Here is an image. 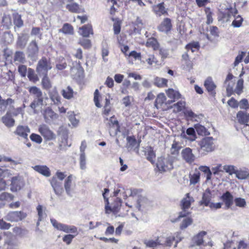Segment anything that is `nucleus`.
<instances>
[{"mask_svg": "<svg viewBox=\"0 0 249 249\" xmlns=\"http://www.w3.org/2000/svg\"><path fill=\"white\" fill-rule=\"evenodd\" d=\"M38 132L46 140H53L55 139V134L45 124L39 126Z\"/></svg>", "mask_w": 249, "mask_h": 249, "instance_id": "6e6552de", "label": "nucleus"}, {"mask_svg": "<svg viewBox=\"0 0 249 249\" xmlns=\"http://www.w3.org/2000/svg\"><path fill=\"white\" fill-rule=\"evenodd\" d=\"M127 140V145L128 148H132L133 147L136 146L138 147L139 144L137 143L136 139L133 137H128L126 138Z\"/></svg>", "mask_w": 249, "mask_h": 249, "instance_id": "603ef678", "label": "nucleus"}, {"mask_svg": "<svg viewBox=\"0 0 249 249\" xmlns=\"http://www.w3.org/2000/svg\"><path fill=\"white\" fill-rule=\"evenodd\" d=\"M225 84L227 86L226 90L227 92V95L228 96H230L232 94L233 91V87L234 85V83L233 82H229L228 83H225Z\"/></svg>", "mask_w": 249, "mask_h": 249, "instance_id": "774afa93", "label": "nucleus"}, {"mask_svg": "<svg viewBox=\"0 0 249 249\" xmlns=\"http://www.w3.org/2000/svg\"><path fill=\"white\" fill-rule=\"evenodd\" d=\"M14 24L18 27H20L23 25V21L21 20V17L18 14L13 15Z\"/></svg>", "mask_w": 249, "mask_h": 249, "instance_id": "6e6d98bb", "label": "nucleus"}, {"mask_svg": "<svg viewBox=\"0 0 249 249\" xmlns=\"http://www.w3.org/2000/svg\"><path fill=\"white\" fill-rule=\"evenodd\" d=\"M176 234H177V236H176L177 239H176L175 236L174 235L169 236L168 237H167L166 238V240H165V243H164V245L166 246L170 247L172 245L173 242L176 240V243L175 245V247H177V243L181 240V238H178V235H179L178 233H177Z\"/></svg>", "mask_w": 249, "mask_h": 249, "instance_id": "f704fd0d", "label": "nucleus"}, {"mask_svg": "<svg viewBox=\"0 0 249 249\" xmlns=\"http://www.w3.org/2000/svg\"><path fill=\"white\" fill-rule=\"evenodd\" d=\"M235 176L239 179H245L249 177V170L247 168L236 169Z\"/></svg>", "mask_w": 249, "mask_h": 249, "instance_id": "a878e982", "label": "nucleus"}, {"mask_svg": "<svg viewBox=\"0 0 249 249\" xmlns=\"http://www.w3.org/2000/svg\"><path fill=\"white\" fill-rule=\"evenodd\" d=\"M166 94L168 97L171 99L172 103L176 100L180 99L181 95L178 90L173 89H168L165 90Z\"/></svg>", "mask_w": 249, "mask_h": 249, "instance_id": "dca6fc26", "label": "nucleus"}, {"mask_svg": "<svg viewBox=\"0 0 249 249\" xmlns=\"http://www.w3.org/2000/svg\"><path fill=\"white\" fill-rule=\"evenodd\" d=\"M93 101L96 107H104L103 114L108 115L111 110L110 99L108 96L101 95L98 89H96L94 93Z\"/></svg>", "mask_w": 249, "mask_h": 249, "instance_id": "f03ea898", "label": "nucleus"}, {"mask_svg": "<svg viewBox=\"0 0 249 249\" xmlns=\"http://www.w3.org/2000/svg\"><path fill=\"white\" fill-rule=\"evenodd\" d=\"M153 10L154 13L158 16L168 14L167 9L164 6L163 2L154 5L153 6Z\"/></svg>", "mask_w": 249, "mask_h": 249, "instance_id": "f3484780", "label": "nucleus"}, {"mask_svg": "<svg viewBox=\"0 0 249 249\" xmlns=\"http://www.w3.org/2000/svg\"><path fill=\"white\" fill-rule=\"evenodd\" d=\"M193 223V219L191 218L188 217L183 220L182 222L180 225V228L181 230H184L187 227L191 225Z\"/></svg>", "mask_w": 249, "mask_h": 249, "instance_id": "5fc2aeb1", "label": "nucleus"}, {"mask_svg": "<svg viewBox=\"0 0 249 249\" xmlns=\"http://www.w3.org/2000/svg\"><path fill=\"white\" fill-rule=\"evenodd\" d=\"M236 118L240 124L247 125L249 121V114L242 111H239L237 113Z\"/></svg>", "mask_w": 249, "mask_h": 249, "instance_id": "6ab92c4d", "label": "nucleus"}, {"mask_svg": "<svg viewBox=\"0 0 249 249\" xmlns=\"http://www.w3.org/2000/svg\"><path fill=\"white\" fill-rule=\"evenodd\" d=\"M181 155L183 158L188 162H192L194 160V156L192 153V149L190 148L183 149Z\"/></svg>", "mask_w": 249, "mask_h": 249, "instance_id": "5701e85b", "label": "nucleus"}, {"mask_svg": "<svg viewBox=\"0 0 249 249\" xmlns=\"http://www.w3.org/2000/svg\"><path fill=\"white\" fill-rule=\"evenodd\" d=\"M51 184L56 194L60 195L62 193L63 189L62 181L58 180L56 177H53Z\"/></svg>", "mask_w": 249, "mask_h": 249, "instance_id": "f8f14e48", "label": "nucleus"}, {"mask_svg": "<svg viewBox=\"0 0 249 249\" xmlns=\"http://www.w3.org/2000/svg\"><path fill=\"white\" fill-rule=\"evenodd\" d=\"M243 18L240 16H237L232 21V25L234 27H239L241 26Z\"/></svg>", "mask_w": 249, "mask_h": 249, "instance_id": "338daca9", "label": "nucleus"}, {"mask_svg": "<svg viewBox=\"0 0 249 249\" xmlns=\"http://www.w3.org/2000/svg\"><path fill=\"white\" fill-rule=\"evenodd\" d=\"M144 58L145 59V61L149 66H156L158 63V60L152 54H149L144 55Z\"/></svg>", "mask_w": 249, "mask_h": 249, "instance_id": "7c9ffc66", "label": "nucleus"}, {"mask_svg": "<svg viewBox=\"0 0 249 249\" xmlns=\"http://www.w3.org/2000/svg\"><path fill=\"white\" fill-rule=\"evenodd\" d=\"M206 232L202 231L195 236L193 241L196 245H200L203 243V237L206 235Z\"/></svg>", "mask_w": 249, "mask_h": 249, "instance_id": "473e14b6", "label": "nucleus"}, {"mask_svg": "<svg viewBox=\"0 0 249 249\" xmlns=\"http://www.w3.org/2000/svg\"><path fill=\"white\" fill-rule=\"evenodd\" d=\"M63 97L67 99H71L73 96V89L69 86L63 89L62 91Z\"/></svg>", "mask_w": 249, "mask_h": 249, "instance_id": "4c0bfd02", "label": "nucleus"}, {"mask_svg": "<svg viewBox=\"0 0 249 249\" xmlns=\"http://www.w3.org/2000/svg\"><path fill=\"white\" fill-rule=\"evenodd\" d=\"M67 8L72 12L78 13L80 11V7L78 4L73 3L67 5Z\"/></svg>", "mask_w": 249, "mask_h": 249, "instance_id": "13d9d810", "label": "nucleus"}, {"mask_svg": "<svg viewBox=\"0 0 249 249\" xmlns=\"http://www.w3.org/2000/svg\"><path fill=\"white\" fill-rule=\"evenodd\" d=\"M186 48L187 50H191L194 53L199 50V45L198 42H193L186 45Z\"/></svg>", "mask_w": 249, "mask_h": 249, "instance_id": "49530a36", "label": "nucleus"}, {"mask_svg": "<svg viewBox=\"0 0 249 249\" xmlns=\"http://www.w3.org/2000/svg\"><path fill=\"white\" fill-rule=\"evenodd\" d=\"M106 120L107 122V124L108 127L115 126L116 129H117L118 126H119L118 122L114 116L111 117L109 119L107 118Z\"/></svg>", "mask_w": 249, "mask_h": 249, "instance_id": "a18cd8bd", "label": "nucleus"}, {"mask_svg": "<svg viewBox=\"0 0 249 249\" xmlns=\"http://www.w3.org/2000/svg\"><path fill=\"white\" fill-rule=\"evenodd\" d=\"M27 76L31 81L36 82L38 80L37 76L35 73L33 69L29 68L27 71Z\"/></svg>", "mask_w": 249, "mask_h": 249, "instance_id": "8fccbe9b", "label": "nucleus"}, {"mask_svg": "<svg viewBox=\"0 0 249 249\" xmlns=\"http://www.w3.org/2000/svg\"><path fill=\"white\" fill-rule=\"evenodd\" d=\"M27 216L26 213L16 211L10 212L6 215V220L11 222H17L24 219Z\"/></svg>", "mask_w": 249, "mask_h": 249, "instance_id": "9b49d317", "label": "nucleus"}, {"mask_svg": "<svg viewBox=\"0 0 249 249\" xmlns=\"http://www.w3.org/2000/svg\"><path fill=\"white\" fill-rule=\"evenodd\" d=\"M51 222L53 227L58 230L63 231L66 233H71L72 234L65 235L63 238V241L67 244L69 245L73 238L78 234L77 228L74 226H69L58 222L56 220L51 219Z\"/></svg>", "mask_w": 249, "mask_h": 249, "instance_id": "f257e3e1", "label": "nucleus"}, {"mask_svg": "<svg viewBox=\"0 0 249 249\" xmlns=\"http://www.w3.org/2000/svg\"><path fill=\"white\" fill-rule=\"evenodd\" d=\"M30 138L32 141L38 144L41 143L42 142V139L41 137L36 134H32L30 136Z\"/></svg>", "mask_w": 249, "mask_h": 249, "instance_id": "0e129e2a", "label": "nucleus"}, {"mask_svg": "<svg viewBox=\"0 0 249 249\" xmlns=\"http://www.w3.org/2000/svg\"><path fill=\"white\" fill-rule=\"evenodd\" d=\"M237 13V10L235 7L227 8L224 12V18H226V21H229L231 16L235 17Z\"/></svg>", "mask_w": 249, "mask_h": 249, "instance_id": "c85d7f7f", "label": "nucleus"}, {"mask_svg": "<svg viewBox=\"0 0 249 249\" xmlns=\"http://www.w3.org/2000/svg\"><path fill=\"white\" fill-rule=\"evenodd\" d=\"M14 196L9 193L3 192L0 194V201L1 203L0 207L5 204L6 201H9L13 200Z\"/></svg>", "mask_w": 249, "mask_h": 249, "instance_id": "cd10ccee", "label": "nucleus"}, {"mask_svg": "<svg viewBox=\"0 0 249 249\" xmlns=\"http://www.w3.org/2000/svg\"><path fill=\"white\" fill-rule=\"evenodd\" d=\"M30 132V129L28 126L18 125L17 127L15 133L23 139H27L28 135Z\"/></svg>", "mask_w": 249, "mask_h": 249, "instance_id": "4468645a", "label": "nucleus"}, {"mask_svg": "<svg viewBox=\"0 0 249 249\" xmlns=\"http://www.w3.org/2000/svg\"><path fill=\"white\" fill-rule=\"evenodd\" d=\"M52 68L50 62L46 58H43L40 60L36 67V71L39 74H46L47 71Z\"/></svg>", "mask_w": 249, "mask_h": 249, "instance_id": "1a4fd4ad", "label": "nucleus"}, {"mask_svg": "<svg viewBox=\"0 0 249 249\" xmlns=\"http://www.w3.org/2000/svg\"><path fill=\"white\" fill-rule=\"evenodd\" d=\"M221 199L224 202L227 209L230 208L233 204V197L229 192H226L224 193L222 196Z\"/></svg>", "mask_w": 249, "mask_h": 249, "instance_id": "aec40b11", "label": "nucleus"}, {"mask_svg": "<svg viewBox=\"0 0 249 249\" xmlns=\"http://www.w3.org/2000/svg\"><path fill=\"white\" fill-rule=\"evenodd\" d=\"M68 117L72 127H76L78 125L79 120L76 118L75 114L73 111L68 112Z\"/></svg>", "mask_w": 249, "mask_h": 249, "instance_id": "c756f323", "label": "nucleus"}, {"mask_svg": "<svg viewBox=\"0 0 249 249\" xmlns=\"http://www.w3.org/2000/svg\"><path fill=\"white\" fill-rule=\"evenodd\" d=\"M209 190H207L204 193L203 196L202 200L201 201L202 204H203L206 206H208L210 204L211 200V195Z\"/></svg>", "mask_w": 249, "mask_h": 249, "instance_id": "79ce46f5", "label": "nucleus"}, {"mask_svg": "<svg viewBox=\"0 0 249 249\" xmlns=\"http://www.w3.org/2000/svg\"><path fill=\"white\" fill-rule=\"evenodd\" d=\"M65 34L72 35L73 34V28L70 24H65L62 29L59 31Z\"/></svg>", "mask_w": 249, "mask_h": 249, "instance_id": "37998d69", "label": "nucleus"}, {"mask_svg": "<svg viewBox=\"0 0 249 249\" xmlns=\"http://www.w3.org/2000/svg\"><path fill=\"white\" fill-rule=\"evenodd\" d=\"M201 150L205 152H210L215 149V140L212 137H206L198 142Z\"/></svg>", "mask_w": 249, "mask_h": 249, "instance_id": "20e7f679", "label": "nucleus"}, {"mask_svg": "<svg viewBox=\"0 0 249 249\" xmlns=\"http://www.w3.org/2000/svg\"><path fill=\"white\" fill-rule=\"evenodd\" d=\"M223 170L228 173L230 175H232L233 174L235 175L236 169L234 165H225L223 166Z\"/></svg>", "mask_w": 249, "mask_h": 249, "instance_id": "09e8293b", "label": "nucleus"}, {"mask_svg": "<svg viewBox=\"0 0 249 249\" xmlns=\"http://www.w3.org/2000/svg\"><path fill=\"white\" fill-rule=\"evenodd\" d=\"M25 186L23 178L19 176H15L11 178L10 184V191L13 193L17 192L22 190Z\"/></svg>", "mask_w": 249, "mask_h": 249, "instance_id": "423d86ee", "label": "nucleus"}, {"mask_svg": "<svg viewBox=\"0 0 249 249\" xmlns=\"http://www.w3.org/2000/svg\"><path fill=\"white\" fill-rule=\"evenodd\" d=\"M234 203L237 207L245 208L247 205L245 199L241 197H236L234 200Z\"/></svg>", "mask_w": 249, "mask_h": 249, "instance_id": "3c124183", "label": "nucleus"}, {"mask_svg": "<svg viewBox=\"0 0 249 249\" xmlns=\"http://www.w3.org/2000/svg\"><path fill=\"white\" fill-rule=\"evenodd\" d=\"M109 193V190L107 188L104 189V193H103V196L106 202V205L105 206L106 212L107 213H110L111 212H116L118 211L119 207L121 205L122 200L121 198H117V205L116 206H114L113 208H111L108 206L109 202L108 198L107 197V195Z\"/></svg>", "mask_w": 249, "mask_h": 249, "instance_id": "9d476101", "label": "nucleus"}, {"mask_svg": "<svg viewBox=\"0 0 249 249\" xmlns=\"http://www.w3.org/2000/svg\"><path fill=\"white\" fill-rule=\"evenodd\" d=\"M160 241H159V239H157L156 241H154L153 240H149L145 241V244L148 247L152 248L156 247L157 245L160 244Z\"/></svg>", "mask_w": 249, "mask_h": 249, "instance_id": "69168bd1", "label": "nucleus"}, {"mask_svg": "<svg viewBox=\"0 0 249 249\" xmlns=\"http://www.w3.org/2000/svg\"><path fill=\"white\" fill-rule=\"evenodd\" d=\"M44 117L47 123L56 119L57 115L50 108H47L44 112Z\"/></svg>", "mask_w": 249, "mask_h": 249, "instance_id": "4be33fe9", "label": "nucleus"}, {"mask_svg": "<svg viewBox=\"0 0 249 249\" xmlns=\"http://www.w3.org/2000/svg\"><path fill=\"white\" fill-rule=\"evenodd\" d=\"M13 103L14 101L12 99L8 98L4 100L2 99L0 96V115H1L7 108L8 109L11 108Z\"/></svg>", "mask_w": 249, "mask_h": 249, "instance_id": "2eb2a0df", "label": "nucleus"}, {"mask_svg": "<svg viewBox=\"0 0 249 249\" xmlns=\"http://www.w3.org/2000/svg\"><path fill=\"white\" fill-rule=\"evenodd\" d=\"M193 201V198L190 196L189 194H187L186 197L184 198L181 201L183 209L185 210L189 208Z\"/></svg>", "mask_w": 249, "mask_h": 249, "instance_id": "72a5a7b5", "label": "nucleus"}, {"mask_svg": "<svg viewBox=\"0 0 249 249\" xmlns=\"http://www.w3.org/2000/svg\"><path fill=\"white\" fill-rule=\"evenodd\" d=\"M172 101L167 100V98L163 93H160L157 95L155 106L157 108L166 110L170 107Z\"/></svg>", "mask_w": 249, "mask_h": 249, "instance_id": "0eeeda50", "label": "nucleus"}, {"mask_svg": "<svg viewBox=\"0 0 249 249\" xmlns=\"http://www.w3.org/2000/svg\"><path fill=\"white\" fill-rule=\"evenodd\" d=\"M146 46L147 47L152 48L154 50H156L159 48V44L157 40L154 38H149L146 43Z\"/></svg>", "mask_w": 249, "mask_h": 249, "instance_id": "58836bf2", "label": "nucleus"}, {"mask_svg": "<svg viewBox=\"0 0 249 249\" xmlns=\"http://www.w3.org/2000/svg\"><path fill=\"white\" fill-rule=\"evenodd\" d=\"M65 188L68 195L71 196L73 193V186L72 184V177L69 176L65 182Z\"/></svg>", "mask_w": 249, "mask_h": 249, "instance_id": "bb28decb", "label": "nucleus"}, {"mask_svg": "<svg viewBox=\"0 0 249 249\" xmlns=\"http://www.w3.org/2000/svg\"><path fill=\"white\" fill-rule=\"evenodd\" d=\"M194 127L199 135H208L210 134L208 130L204 126L200 124H195Z\"/></svg>", "mask_w": 249, "mask_h": 249, "instance_id": "e433bc0d", "label": "nucleus"}, {"mask_svg": "<svg viewBox=\"0 0 249 249\" xmlns=\"http://www.w3.org/2000/svg\"><path fill=\"white\" fill-rule=\"evenodd\" d=\"M243 79L240 78L238 80L237 82L236 88L234 89V92H236L237 94H240L243 91Z\"/></svg>", "mask_w": 249, "mask_h": 249, "instance_id": "864d4df0", "label": "nucleus"}, {"mask_svg": "<svg viewBox=\"0 0 249 249\" xmlns=\"http://www.w3.org/2000/svg\"><path fill=\"white\" fill-rule=\"evenodd\" d=\"M205 12L207 17L206 23L208 24H210L212 23L213 21L212 12H211L210 8L208 7L205 8Z\"/></svg>", "mask_w": 249, "mask_h": 249, "instance_id": "680f3d73", "label": "nucleus"}, {"mask_svg": "<svg viewBox=\"0 0 249 249\" xmlns=\"http://www.w3.org/2000/svg\"><path fill=\"white\" fill-rule=\"evenodd\" d=\"M36 210L37 211L38 216V221L36 223V225L38 226L39 225V222L41 221L44 218V217L46 216V214L44 213L43 207L40 205L37 206L36 208Z\"/></svg>", "mask_w": 249, "mask_h": 249, "instance_id": "c03bdc74", "label": "nucleus"}, {"mask_svg": "<svg viewBox=\"0 0 249 249\" xmlns=\"http://www.w3.org/2000/svg\"><path fill=\"white\" fill-rule=\"evenodd\" d=\"M204 86L209 92L213 91L216 88V85L211 77H208L205 82Z\"/></svg>", "mask_w": 249, "mask_h": 249, "instance_id": "c9c22d12", "label": "nucleus"}, {"mask_svg": "<svg viewBox=\"0 0 249 249\" xmlns=\"http://www.w3.org/2000/svg\"><path fill=\"white\" fill-rule=\"evenodd\" d=\"M2 123L8 127H11L14 125L15 121L11 117L10 110H8L6 115L1 118Z\"/></svg>", "mask_w": 249, "mask_h": 249, "instance_id": "393cba45", "label": "nucleus"}, {"mask_svg": "<svg viewBox=\"0 0 249 249\" xmlns=\"http://www.w3.org/2000/svg\"><path fill=\"white\" fill-rule=\"evenodd\" d=\"M185 102L180 101L173 105L172 108L174 112H179L184 109L185 107Z\"/></svg>", "mask_w": 249, "mask_h": 249, "instance_id": "ea45409f", "label": "nucleus"}, {"mask_svg": "<svg viewBox=\"0 0 249 249\" xmlns=\"http://www.w3.org/2000/svg\"><path fill=\"white\" fill-rule=\"evenodd\" d=\"M33 168L36 171L45 177H49L51 175L49 168L45 165H36Z\"/></svg>", "mask_w": 249, "mask_h": 249, "instance_id": "b1692460", "label": "nucleus"}, {"mask_svg": "<svg viewBox=\"0 0 249 249\" xmlns=\"http://www.w3.org/2000/svg\"><path fill=\"white\" fill-rule=\"evenodd\" d=\"M80 167L82 170H85L86 168V154H80Z\"/></svg>", "mask_w": 249, "mask_h": 249, "instance_id": "bf43d9fd", "label": "nucleus"}, {"mask_svg": "<svg viewBox=\"0 0 249 249\" xmlns=\"http://www.w3.org/2000/svg\"><path fill=\"white\" fill-rule=\"evenodd\" d=\"M29 91L35 98V101L30 105L31 107L34 109L37 105L42 104V93L39 88L35 86L29 88Z\"/></svg>", "mask_w": 249, "mask_h": 249, "instance_id": "39448f33", "label": "nucleus"}, {"mask_svg": "<svg viewBox=\"0 0 249 249\" xmlns=\"http://www.w3.org/2000/svg\"><path fill=\"white\" fill-rule=\"evenodd\" d=\"M173 159L171 156L161 157L159 159L157 163V166L160 172H167L171 170L173 168Z\"/></svg>", "mask_w": 249, "mask_h": 249, "instance_id": "7ed1b4c3", "label": "nucleus"}, {"mask_svg": "<svg viewBox=\"0 0 249 249\" xmlns=\"http://www.w3.org/2000/svg\"><path fill=\"white\" fill-rule=\"evenodd\" d=\"M172 28L171 19L169 18H165L159 26L158 29L160 31L167 34L171 30Z\"/></svg>", "mask_w": 249, "mask_h": 249, "instance_id": "ddd939ff", "label": "nucleus"}, {"mask_svg": "<svg viewBox=\"0 0 249 249\" xmlns=\"http://www.w3.org/2000/svg\"><path fill=\"white\" fill-rule=\"evenodd\" d=\"M186 133L190 136V138L188 139L190 141H194L196 139L194 128L192 127L188 128L186 130Z\"/></svg>", "mask_w": 249, "mask_h": 249, "instance_id": "052dcab7", "label": "nucleus"}, {"mask_svg": "<svg viewBox=\"0 0 249 249\" xmlns=\"http://www.w3.org/2000/svg\"><path fill=\"white\" fill-rule=\"evenodd\" d=\"M200 179V173L198 172H196L190 178V182L191 184H196L199 182Z\"/></svg>", "mask_w": 249, "mask_h": 249, "instance_id": "4d7b16f0", "label": "nucleus"}, {"mask_svg": "<svg viewBox=\"0 0 249 249\" xmlns=\"http://www.w3.org/2000/svg\"><path fill=\"white\" fill-rule=\"evenodd\" d=\"M127 58L129 60L132 59H133L134 60H141L142 57L140 53H138L136 51H133L128 53Z\"/></svg>", "mask_w": 249, "mask_h": 249, "instance_id": "de8ad7c7", "label": "nucleus"}, {"mask_svg": "<svg viewBox=\"0 0 249 249\" xmlns=\"http://www.w3.org/2000/svg\"><path fill=\"white\" fill-rule=\"evenodd\" d=\"M50 97L54 104H58L60 103L61 98L55 89H53L50 92Z\"/></svg>", "mask_w": 249, "mask_h": 249, "instance_id": "2f4dec72", "label": "nucleus"}, {"mask_svg": "<svg viewBox=\"0 0 249 249\" xmlns=\"http://www.w3.org/2000/svg\"><path fill=\"white\" fill-rule=\"evenodd\" d=\"M78 33L84 37H89L90 35L93 34L92 26L90 24L85 25L79 28Z\"/></svg>", "mask_w": 249, "mask_h": 249, "instance_id": "a211bd4d", "label": "nucleus"}, {"mask_svg": "<svg viewBox=\"0 0 249 249\" xmlns=\"http://www.w3.org/2000/svg\"><path fill=\"white\" fill-rule=\"evenodd\" d=\"M2 22L4 26L9 28L12 25V20L11 17L9 15H4L3 17Z\"/></svg>", "mask_w": 249, "mask_h": 249, "instance_id": "e2e57ef3", "label": "nucleus"}, {"mask_svg": "<svg viewBox=\"0 0 249 249\" xmlns=\"http://www.w3.org/2000/svg\"><path fill=\"white\" fill-rule=\"evenodd\" d=\"M71 74L74 78L81 77L84 72V70L79 62H76V66L73 67L71 69Z\"/></svg>", "mask_w": 249, "mask_h": 249, "instance_id": "412c9836", "label": "nucleus"}, {"mask_svg": "<svg viewBox=\"0 0 249 249\" xmlns=\"http://www.w3.org/2000/svg\"><path fill=\"white\" fill-rule=\"evenodd\" d=\"M168 80L166 79L157 77L154 79V84L158 87H164L167 86Z\"/></svg>", "mask_w": 249, "mask_h": 249, "instance_id": "a19ab883", "label": "nucleus"}]
</instances>
